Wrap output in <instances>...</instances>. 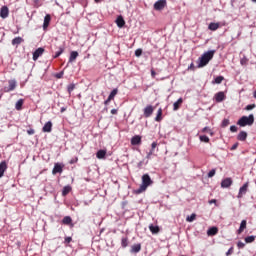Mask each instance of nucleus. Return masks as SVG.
Segmentation results:
<instances>
[{
	"instance_id": "13d9d810",
	"label": "nucleus",
	"mask_w": 256,
	"mask_h": 256,
	"mask_svg": "<svg viewBox=\"0 0 256 256\" xmlns=\"http://www.w3.org/2000/svg\"><path fill=\"white\" fill-rule=\"evenodd\" d=\"M111 114H112V115H117V109H112V110H111Z\"/></svg>"
},
{
	"instance_id": "c756f323",
	"label": "nucleus",
	"mask_w": 256,
	"mask_h": 256,
	"mask_svg": "<svg viewBox=\"0 0 256 256\" xmlns=\"http://www.w3.org/2000/svg\"><path fill=\"white\" fill-rule=\"evenodd\" d=\"M141 251V244H134L131 247V253H139Z\"/></svg>"
},
{
	"instance_id": "aec40b11",
	"label": "nucleus",
	"mask_w": 256,
	"mask_h": 256,
	"mask_svg": "<svg viewBox=\"0 0 256 256\" xmlns=\"http://www.w3.org/2000/svg\"><path fill=\"white\" fill-rule=\"evenodd\" d=\"M149 230L151 231L152 235H157V233H159V231H161L159 226H154L153 224L149 225Z\"/></svg>"
},
{
	"instance_id": "ddd939ff",
	"label": "nucleus",
	"mask_w": 256,
	"mask_h": 256,
	"mask_svg": "<svg viewBox=\"0 0 256 256\" xmlns=\"http://www.w3.org/2000/svg\"><path fill=\"white\" fill-rule=\"evenodd\" d=\"M7 168H8L7 162L2 161L0 163V179H1V177H3L5 175V171H7Z\"/></svg>"
},
{
	"instance_id": "c85d7f7f",
	"label": "nucleus",
	"mask_w": 256,
	"mask_h": 256,
	"mask_svg": "<svg viewBox=\"0 0 256 256\" xmlns=\"http://www.w3.org/2000/svg\"><path fill=\"white\" fill-rule=\"evenodd\" d=\"M117 93H119V89H117V88L113 89L108 96V100L113 101V99H115V95H117Z\"/></svg>"
},
{
	"instance_id": "2f4dec72",
	"label": "nucleus",
	"mask_w": 256,
	"mask_h": 256,
	"mask_svg": "<svg viewBox=\"0 0 256 256\" xmlns=\"http://www.w3.org/2000/svg\"><path fill=\"white\" fill-rule=\"evenodd\" d=\"M71 186H65L62 190V196L63 197H67V195H69V193H71Z\"/></svg>"
},
{
	"instance_id": "20e7f679",
	"label": "nucleus",
	"mask_w": 256,
	"mask_h": 256,
	"mask_svg": "<svg viewBox=\"0 0 256 256\" xmlns=\"http://www.w3.org/2000/svg\"><path fill=\"white\" fill-rule=\"evenodd\" d=\"M17 89V80L11 79L8 81V87H4V93H11Z\"/></svg>"
},
{
	"instance_id": "603ef678",
	"label": "nucleus",
	"mask_w": 256,
	"mask_h": 256,
	"mask_svg": "<svg viewBox=\"0 0 256 256\" xmlns=\"http://www.w3.org/2000/svg\"><path fill=\"white\" fill-rule=\"evenodd\" d=\"M233 253V247H231L227 252H226V256L232 255Z\"/></svg>"
},
{
	"instance_id": "a19ab883",
	"label": "nucleus",
	"mask_w": 256,
	"mask_h": 256,
	"mask_svg": "<svg viewBox=\"0 0 256 256\" xmlns=\"http://www.w3.org/2000/svg\"><path fill=\"white\" fill-rule=\"evenodd\" d=\"M215 173H216V170L215 169H212L208 172V177L211 178V177H215Z\"/></svg>"
},
{
	"instance_id": "a211bd4d",
	"label": "nucleus",
	"mask_w": 256,
	"mask_h": 256,
	"mask_svg": "<svg viewBox=\"0 0 256 256\" xmlns=\"http://www.w3.org/2000/svg\"><path fill=\"white\" fill-rule=\"evenodd\" d=\"M131 145H141V136L136 135L131 138Z\"/></svg>"
},
{
	"instance_id": "37998d69",
	"label": "nucleus",
	"mask_w": 256,
	"mask_h": 256,
	"mask_svg": "<svg viewBox=\"0 0 256 256\" xmlns=\"http://www.w3.org/2000/svg\"><path fill=\"white\" fill-rule=\"evenodd\" d=\"M229 126V119H224L222 121V127H228Z\"/></svg>"
},
{
	"instance_id": "5701e85b",
	"label": "nucleus",
	"mask_w": 256,
	"mask_h": 256,
	"mask_svg": "<svg viewBox=\"0 0 256 256\" xmlns=\"http://www.w3.org/2000/svg\"><path fill=\"white\" fill-rule=\"evenodd\" d=\"M183 105V98H179L174 104L173 109L174 111H178V109Z\"/></svg>"
},
{
	"instance_id": "a18cd8bd",
	"label": "nucleus",
	"mask_w": 256,
	"mask_h": 256,
	"mask_svg": "<svg viewBox=\"0 0 256 256\" xmlns=\"http://www.w3.org/2000/svg\"><path fill=\"white\" fill-rule=\"evenodd\" d=\"M155 149H157V142L151 144V151L155 152Z\"/></svg>"
},
{
	"instance_id": "69168bd1",
	"label": "nucleus",
	"mask_w": 256,
	"mask_h": 256,
	"mask_svg": "<svg viewBox=\"0 0 256 256\" xmlns=\"http://www.w3.org/2000/svg\"><path fill=\"white\" fill-rule=\"evenodd\" d=\"M188 69H193V63L189 65Z\"/></svg>"
},
{
	"instance_id": "7c9ffc66",
	"label": "nucleus",
	"mask_w": 256,
	"mask_h": 256,
	"mask_svg": "<svg viewBox=\"0 0 256 256\" xmlns=\"http://www.w3.org/2000/svg\"><path fill=\"white\" fill-rule=\"evenodd\" d=\"M208 29L210 31H217L219 29V23H213L211 22L208 26Z\"/></svg>"
},
{
	"instance_id": "ea45409f",
	"label": "nucleus",
	"mask_w": 256,
	"mask_h": 256,
	"mask_svg": "<svg viewBox=\"0 0 256 256\" xmlns=\"http://www.w3.org/2000/svg\"><path fill=\"white\" fill-rule=\"evenodd\" d=\"M135 55H136V57H141V55H143V50L142 49H137L136 51H135Z\"/></svg>"
},
{
	"instance_id": "864d4df0",
	"label": "nucleus",
	"mask_w": 256,
	"mask_h": 256,
	"mask_svg": "<svg viewBox=\"0 0 256 256\" xmlns=\"http://www.w3.org/2000/svg\"><path fill=\"white\" fill-rule=\"evenodd\" d=\"M153 150H150V152L147 154L146 159H151V155H153Z\"/></svg>"
},
{
	"instance_id": "4c0bfd02",
	"label": "nucleus",
	"mask_w": 256,
	"mask_h": 256,
	"mask_svg": "<svg viewBox=\"0 0 256 256\" xmlns=\"http://www.w3.org/2000/svg\"><path fill=\"white\" fill-rule=\"evenodd\" d=\"M255 241V236H248L245 238V243H253Z\"/></svg>"
},
{
	"instance_id": "412c9836",
	"label": "nucleus",
	"mask_w": 256,
	"mask_h": 256,
	"mask_svg": "<svg viewBox=\"0 0 256 256\" xmlns=\"http://www.w3.org/2000/svg\"><path fill=\"white\" fill-rule=\"evenodd\" d=\"M79 57V52L77 51H72L70 53V57H69V63H73L75 61V59H77Z\"/></svg>"
},
{
	"instance_id": "3c124183",
	"label": "nucleus",
	"mask_w": 256,
	"mask_h": 256,
	"mask_svg": "<svg viewBox=\"0 0 256 256\" xmlns=\"http://www.w3.org/2000/svg\"><path fill=\"white\" fill-rule=\"evenodd\" d=\"M239 147V143H235L232 147H231V151H235V149H237Z\"/></svg>"
},
{
	"instance_id": "72a5a7b5",
	"label": "nucleus",
	"mask_w": 256,
	"mask_h": 256,
	"mask_svg": "<svg viewBox=\"0 0 256 256\" xmlns=\"http://www.w3.org/2000/svg\"><path fill=\"white\" fill-rule=\"evenodd\" d=\"M121 245H122L123 249H125V247H128L129 246V238L123 237L121 239Z\"/></svg>"
},
{
	"instance_id": "9b49d317",
	"label": "nucleus",
	"mask_w": 256,
	"mask_h": 256,
	"mask_svg": "<svg viewBox=\"0 0 256 256\" xmlns=\"http://www.w3.org/2000/svg\"><path fill=\"white\" fill-rule=\"evenodd\" d=\"M115 23L119 29H123V27H125V19L121 15L117 17Z\"/></svg>"
},
{
	"instance_id": "f8f14e48",
	"label": "nucleus",
	"mask_w": 256,
	"mask_h": 256,
	"mask_svg": "<svg viewBox=\"0 0 256 256\" xmlns=\"http://www.w3.org/2000/svg\"><path fill=\"white\" fill-rule=\"evenodd\" d=\"M53 129V123L48 121L42 128L43 133H51Z\"/></svg>"
},
{
	"instance_id": "1a4fd4ad",
	"label": "nucleus",
	"mask_w": 256,
	"mask_h": 256,
	"mask_svg": "<svg viewBox=\"0 0 256 256\" xmlns=\"http://www.w3.org/2000/svg\"><path fill=\"white\" fill-rule=\"evenodd\" d=\"M231 185H233V180L231 178H225L221 182V187L223 189H227V188L231 187Z\"/></svg>"
},
{
	"instance_id": "052dcab7",
	"label": "nucleus",
	"mask_w": 256,
	"mask_h": 256,
	"mask_svg": "<svg viewBox=\"0 0 256 256\" xmlns=\"http://www.w3.org/2000/svg\"><path fill=\"white\" fill-rule=\"evenodd\" d=\"M209 203H210V205H212V203H217V200L212 199V200L209 201Z\"/></svg>"
},
{
	"instance_id": "423d86ee",
	"label": "nucleus",
	"mask_w": 256,
	"mask_h": 256,
	"mask_svg": "<svg viewBox=\"0 0 256 256\" xmlns=\"http://www.w3.org/2000/svg\"><path fill=\"white\" fill-rule=\"evenodd\" d=\"M153 111H155V109L153 108V106L151 105H147L145 108H144V117L146 119H149V117H151L153 115Z\"/></svg>"
},
{
	"instance_id": "2eb2a0df",
	"label": "nucleus",
	"mask_w": 256,
	"mask_h": 256,
	"mask_svg": "<svg viewBox=\"0 0 256 256\" xmlns=\"http://www.w3.org/2000/svg\"><path fill=\"white\" fill-rule=\"evenodd\" d=\"M57 173H63V166L59 163H56L52 170L53 175H57Z\"/></svg>"
},
{
	"instance_id": "f257e3e1",
	"label": "nucleus",
	"mask_w": 256,
	"mask_h": 256,
	"mask_svg": "<svg viewBox=\"0 0 256 256\" xmlns=\"http://www.w3.org/2000/svg\"><path fill=\"white\" fill-rule=\"evenodd\" d=\"M153 185V180H151V176L149 174H144L142 176V184L138 189L134 191L136 195H141V193L147 191V188Z\"/></svg>"
},
{
	"instance_id": "0e129e2a",
	"label": "nucleus",
	"mask_w": 256,
	"mask_h": 256,
	"mask_svg": "<svg viewBox=\"0 0 256 256\" xmlns=\"http://www.w3.org/2000/svg\"><path fill=\"white\" fill-rule=\"evenodd\" d=\"M209 135L213 136V131L208 130Z\"/></svg>"
},
{
	"instance_id": "4468645a",
	"label": "nucleus",
	"mask_w": 256,
	"mask_h": 256,
	"mask_svg": "<svg viewBox=\"0 0 256 256\" xmlns=\"http://www.w3.org/2000/svg\"><path fill=\"white\" fill-rule=\"evenodd\" d=\"M215 101L216 103H221L225 101V93L224 92H218L215 94Z\"/></svg>"
},
{
	"instance_id": "f704fd0d",
	"label": "nucleus",
	"mask_w": 256,
	"mask_h": 256,
	"mask_svg": "<svg viewBox=\"0 0 256 256\" xmlns=\"http://www.w3.org/2000/svg\"><path fill=\"white\" fill-rule=\"evenodd\" d=\"M64 51H65V48L64 47H60L59 51L56 52V54L53 56V58L57 59V57H59L60 55H63Z\"/></svg>"
},
{
	"instance_id": "f3484780",
	"label": "nucleus",
	"mask_w": 256,
	"mask_h": 256,
	"mask_svg": "<svg viewBox=\"0 0 256 256\" xmlns=\"http://www.w3.org/2000/svg\"><path fill=\"white\" fill-rule=\"evenodd\" d=\"M155 121L157 123H161V121H163V109L159 108L157 111V115L155 117Z\"/></svg>"
},
{
	"instance_id": "dca6fc26",
	"label": "nucleus",
	"mask_w": 256,
	"mask_h": 256,
	"mask_svg": "<svg viewBox=\"0 0 256 256\" xmlns=\"http://www.w3.org/2000/svg\"><path fill=\"white\" fill-rule=\"evenodd\" d=\"M217 233H219V229L215 226H213L207 230L208 237H213V236L217 235Z\"/></svg>"
},
{
	"instance_id": "7ed1b4c3",
	"label": "nucleus",
	"mask_w": 256,
	"mask_h": 256,
	"mask_svg": "<svg viewBox=\"0 0 256 256\" xmlns=\"http://www.w3.org/2000/svg\"><path fill=\"white\" fill-rule=\"evenodd\" d=\"M253 123H255V116L253 114L242 116L237 122L240 127H247V125H253Z\"/></svg>"
},
{
	"instance_id": "338daca9",
	"label": "nucleus",
	"mask_w": 256,
	"mask_h": 256,
	"mask_svg": "<svg viewBox=\"0 0 256 256\" xmlns=\"http://www.w3.org/2000/svg\"><path fill=\"white\" fill-rule=\"evenodd\" d=\"M95 1V3H100L101 2V0H94Z\"/></svg>"
},
{
	"instance_id": "de8ad7c7",
	"label": "nucleus",
	"mask_w": 256,
	"mask_h": 256,
	"mask_svg": "<svg viewBox=\"0 0 256 256\" xmlns=\"http://www.w3.org/2000/svg\"><path fill=\"white\" fill-rule=\"evenodd\" d=\"M27 133H28L29 135H35V129L30 128L29 130H27Z\"/></svg>"
},
{
	"instance_id": "6e6d98bb",
	"label": "nucleus",
	"mask_w": 256,
	"mask_h": 256,
	"mask_svg": "<svg viewBox=\"0 0 256 256\" xmlns=\"http://www.w3.org/2000/svg\"><path fill=\"white\" fill-rule=\"evenodd\" d=\"M209 131H210L209 127H204L202 129V133H209Z\"/></svg>"
},
{
	"instance_id": "bf43d9fd",
	"label": "nucleus",
	"mask_w": 256,
	"mask_h": 256,
	"mask_svg": "<svg viewBox=\"0 0 256 256\" xmlns=\"http://www.w3.org/2000/svg\"><path fill=\"white\" fill-rule=\"evenodd\" d=\"M109 103H111V100H109V98H107V100H105L104 104L109 105Z\"/></svg>"
},
{
	"instance_id": "f03ea898",
	"label": "nucleus",
	"mask_w": 256,
	"mask_h": 256,
	"mask_svg": "<svg viewBox=\"0 0 256 256\" xmlns=\"http://www.w3.org/2000/svg\"><path fill=\"white\" fill-rule=\"evenodd\" d=\"M213 55H215V50H210L208 52H205L198 61V69H201V67H205L206 65H209V61L213 59Z\"/></svg>"
},
{
	"instance_id": "58836bf2",
	"label": "nucleus",
	"mask_w": 256,
	"mask_h": 256,
	"mask_svg": "<svg viewBox=\"0 0 256 256\" xmlns=\"http://www.w3.org/2000/svg\"><path fill=\"white\" fill-rule=\"evenodd\" d=\"M237 247H238V249H245V242L239 241V242L237 243Z\"/></svg>"
},
{
	"instance_id": "b1692460",
	"label": "nucleus",
	"mask_w": 256,
	"mask_h": 256,
	"mask_svg": "<svg viewBox=\"0 0 256 256\" xmlns=\"http://www.w3.org/2000/svg\"><path fill=\"white\" fill-rule=\"evenodd\" d=\"M107 155V150H99L96 153L97 159H105V156Z\"/></svg>"
},
{
	"instance_id": "79ce46f5",
	"label": "nucleus",
	"mask_w": 256,
	"mask_h": 256,
	"mask_svg": "<svg viewBox=\"0 0 256 256\" xmlns=\"http://www.w3.org/2000/svg\"><path fill=\"white\" fill-rule=\"evenodd\" d=\"M246 111H252V109H255V104H249L246 106Z\"/></svg>"
},
{
	"instance_id": "393cba45",
	"label": "nucleus",
	"mask_w": 256,
	"mask_h": 256,
	"mask_svg": "<svg viewBox=\"0 0 256 256\" xmlns=\"http://www.w3.org/2000/svg\"><path fill=\"white\" fill-rule=\"evenodd\" d=\"M225 77L223 76H217L214 81H212L213 85H221V83H223Z\"/></svg>"
},
{
	"instance_id": "39448f33",
	"label": "nucleus",
	"mask_w": 256,
	"mask_h": 256,
	"mask_svg": "<svg viewBox=\"0 0 256 256\" xmlns=\"http://www.w3.org/2000/svg\"><path fill=\"white\" fill-rule=\"evenodd\" d=\"M167 7V0H158L154 3L155 11H163Z\"/></svg>"
},
{
	"instance_id": "774afa93",
	"label": "nucleus",
	"mask_w": 256,
	"mask_h": 256,
	"mask_svg": "<svg viewBox=\"0 0 256 256\" xmlns=\"http://www.w3.org/2000/svg\"><path fill=\"white\" fill-rule=\"evenodd\" d=\"M254 99H256V91H254Z\"/></svg>"
},
{
	"instance_id": "5fc2aeb1",
	"label": "nucleus",
	"mask_w": 256,
	"mask_h": 256,
	"mask_svg": "<svg viewBox=\"0 0 256 256\" xmlns=\"http://www.w3.org/2000/svg\"><path fill=\"white\" fill-rule=\"evenodd\" d=\"M157 75V73L155 72V70L154 69H151V77L153 78V79H155V76Z\"/></svg>"
},
{
	"instance_id": "9d476101",
	"label": "nucleus",
	"mask_w": 256,
	"mask_h": 256,
	"mask_svg": "<svg viewBox=\"0 0 256 256\" xmlns=\"http://www.w3.org/2000/svg\"><path fill=\"white\" fill-rule=\"evenodd\" d=\"M0 17L2 19H7V17H9V8L7 6H2L0 10Z\"/></svg>"
},
{
	"instance_id": "c03bdc74",
	"label": "nucleus",
	"mask_w": 256,
	"mask_h": 256,
	"mask_svg": "<svg viewBox=\"0 0 256 256\" xmlns=\"http://www.w3.org/2000/svg\"><path fill=\"white\" fill-rule=\"evenodd\" d=\"M230 131L232 133H237V126H235V125L230 126Z\"/></svg>"
},
{
	"instance_id": "c9c22d12",
	"label": "nucleus",
	"mask_w": 256,
	"mask_h": 256,
	"mask_svg": "<svg viewBox=\"0 0 256 256\" xmlns=\"http://www.w3.org/2000/svg\"><path fill=\"white\" fill-rule=\"evenodd\" d=\"M67 91H68L69 95H71V93H73V91H75V84L68 85Z\"/></svg>"
},
{
	"instance_id": "473e14b6",
	"label": "nucleus",
	"mask_w": 256,
	"mask_h": 256,
	"mask_svg": "<svg viewBox=\"0 0 256 256\" xmlns=\"http://www.w3.org/2000/svg\"><path fill=\"white\" fill-rule=\"evenodd\" d=\"M23 38L21 37H16L12 40V45H21V43H23Z\"/></svg>"
},
{
	"instance_id": "09e8293b",
	"label": "nucleus",
	"mask_w": 256,
	"mask_h": 256,
	"mask_svg": "<svg viewBox=\"0 0 256 256\" xmlns=\"http://www.w3.org/2000/svg\"><path fill=\"white\" fill-rule=\"evenodd\" d=\"M186 221H188L189 223L193 222V214H191L190 216H188L186 218Z\"/></svg>"
},
{
	"instance_id": "bb28decb",
	"label": "nucleus",
	"mask_w": 256,
	"mask_h": 256,
	"mask_svg": "<svg viewBox=\"0 0 256 256\" xmlns=\"http://www.w3.org/2000/svg\"><path fill=\"white\" fill-rule=\"evenodd\" d=\"M23 103H25V100L19 99V100L16 102L15 109H16L17 111H21V109H23Z\"/></svg>"
},
{
	"instance_id": "cd10ccee",
	"label": "nucleus",
	"mask_w": 256,
	"mask_h": 256,
	"mask_svg": "<svg viewBox=\"0 0 256 256\" xmlns=\"http://www.w3.org/2000/svg\"><path fill=\"white\" fill-rule=\"evenodd\" d=\"M238 141H245L247 139V132L241 131L237 136Z\"/></svg>"
},
{
	"instance_id": "0eeeda50",
	"label": "nucleus",
	"mask_w": 256,
	"mask_h": 256,
	"mask_svg": "<svg viewBox=\"0 0 256 256\" xmlns=\"http://www.w3.org/2000/svg\"><path fill=\"white\" fill-rule=\"evenodd\" d=\"M43 53H45V49L44 48H38L34 51L33 53V61H37V59H39L41 57V55H43Z\"/></svg>"
},
{
	"instance_id": "e2e57ef3",
	"label": "nucleus",
	"mask_w": 256,
	"mask_h": 256,
	"mask_svg": "<svg viewBox=\"0 0 256 256\" xmlns=\"http://www.w3.org/2000/svg\"><path fill=\"white\" fill-rule=\"evenodd\" d=\"M67 111V108H61V113H65Z\"/></svg>"
},
{
	"instance_id": "680f3d73",
	"label": "nucleus",
	"mask_w": 256,
	"mask_h": 256,
	"mask_svg": "<svg viewBox=\"0 0 256 256\" xmlns=\"http://www.w3.org/2000/svg\"><path fill=\"white\" fill-rule=\"evenodd\" d=\"M142 166H143V162H139V163H138L139 169H141Z\"/></svg>"
},
{
	"instance_id": "49530a36",
	"label": "nucleus",
	"mask_w": 256,
	"mask_h": 256,
	"mask_svg": "<svg viewBox=\"0 0 256 256\" xmlns=\"http://www.w3.org/2000/svg\"><path fill=\"white\" fill-rule=\"evenodd\" d=\"M63 75L64 73L63 72H59L55 75L56 79H63Z\"/></svg>"
},
{
	"instance_id": "4d7b16f0",
	"label": "nucleus",
	"mask_w": 256,
	"mask_h": 256,
	"mask_svg": "<svg viewBox=\"0 0 256 256\" xmlns=\"http://www.w3.org/2000/svg\"><path fill=\"white\" fill-rule=\"evenodd\" d=\"M78 160H79L78 158L72 159V160L70 161V165H73V163H77Z\"/></svg>"
},
{
	"instance_id": "a878e982",
	"label": "nucleus",
	"mask_w": 256,
	"mask_h": 256,
	"mask_svg": "<svg viewBox=\"0 0 256 256\" xmlns=\"http://www.w3.org/2000/svg\"><path fill=\"white\" fill-rule=\"evenodd\" d=\"M73 223V219L70 216H65L62 219V224L63 225H71Z\"/></svg>"
},
{
	"instance_id": "8fccbe9b",
	"label": "nucleus",
	"mask_w": 256,
	"mask_h": 256,
	"mask_svg": "<svg viewBox=\"0 0 256 256\" xmlns=\"http://www.w3.org/2000/svg\"><path fill=\"white\" fill-rule=\"evenodd\" d=\"M71 241H73V238L66 237L65 240H64V243H71Z\"/></svg>"
},
{
	"instance_id": "e433bc0d",
	"label": "nucleus",
	"mask_w": 256,
	"mask_h": 256,
	"mask_svg": "<svg viewBox=\"0 0 256 256\" xmlns=\"http://www.w3.org/2000/svg\"><path fill=\"white\" fill-rule=\"evenodd\" d=\"M199 139L202 143H209V137L205 136V135H200Z\"/></svg>"
},
{
	"instance_id": "6e6552de",
	"label": "nucleus",
	"mask_w": 256,
	"mask_h": 256,
	"mask_svg": "<svg viewBox=\"0 0 256 256\" xmlns=\"http://www.w3.org/2000/svg\"><path fill=\"white\" fill-rule=\"evenodd\" d=\"M248 188H249V182H246L242 187H240L239 193H238V199H241V197H243V195L247 193Z\"/></svg>"
},
{
	"instance_id": "4be33fe9",
	"label": "nucleus",
	"mask_w": 256,
	"mask_h": 256,
	"mask_svg": "<svg viewBox=\"0 0 256 256\" xmlns=\"http://www.w3.org/2000/svg\"><path fill=\"white\" fill-rule=\"evenodd\" d=\"M245 229H247V220H242L240 223V227L238 229V233L239 234L243 233V231H245Z\"/></svg>"
},
{
	"instance_id": "6ab92c4d",
	"label": "nucleus",
	"mask_w": 256,
	"mask_h": 256,
	"mask_svg": "<svg viewBox=\"0 0 256 256\" xmlns=\"http://www.w3.org/2000/svg\"><path fill=\"white\" fill-rule=\"evenodd\" d=\"M49 23H51V15L47 14L44 17V23H43V29H47V27H49Z\"/></svg>"
}]
</instances>
